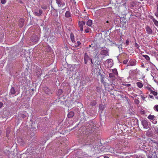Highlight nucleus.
I'll list each match as a JSON object with an SVG mask.
<instances>
[{
  "instance_id": "obj_36",
  "label": "nucleus",
  "mask_w": 158,
  "mask_h": 158,
  "mask_svg": "<svg viewBox=\"0 0 158 158\" xmlns=\"http://www.w3.org/2000/svg\"><path fill=\"white\" fill-rule=\"evenodd\" d=\"M40 72L41 73H40V71H38V72H37L36 73H37V74L38 75L39 74L38 76H40L42 74L41 71Z\"/></svg>"
},
{
  "instance_id": "obj_61",
  "label": "nucleus",
  "mask_w": 158,
  "mask_h": 158,
  "mask_svg": "<svg viewBox=\"0 0 158 158\" xmlns=\"http://www.w3.org/2000/svg\"><path fill=\"white\" fill-rule=\"evenodd\" d=\"M110 94H112V95H114V94H112V93H110Z\"/></svg>"
},
{
  "instance_id": "obj_4",
  "label": "nucleus",
  "mask_w": 158,
  "mask_h": 158,
  "mask_svg": "<svg viewBox=\"0 0 158 158\" xmlns=\"http://www.w3.org/2000/svg\"><path fill=\"white\" fill-rule=\"evenodd\" d=\"M141 123L144 128H147L148 127V122L146 120L144 119L142 120L141 121Z\"/></svg>"
},
{
  "instance_id": "obj_26",
  "label": "nucleus",
  "mask_w": 158,
  "mask_h": 158,
  "mask_svg": "<svg viewBox=\"0 0 158 158\" xmlns=\"http://www.w3.org/2000/svg\"><path fill=\"white\" fill-rule=\"evenodd\" d=\"M142 56L144 57L145 59L148 61H149L150 60V57L146 55H142Z\"/></svg>"
},
{
  "instance_id": "obj_45",
  "label": "nucleus",
  "mask_w": 158,
  "mask_h": 158,
  "mask_svg": "<svg viewBox=\"0 0 158 158\" xmlns=\"http://www.w3.org/2000/svg\"><path fill=\"white\" fill-rule=\"evenodd\" d=\"M148 133H149V134H151V132L150 131H148L146 133V135H147V134H148Z\"/></svg>"
},
{
  "instance_id": "obj_11",
  "label": "nucleus",
  "mask_w": 158,
  "mask_h": 158,
  "mask_svg": "<svg viewBox=\"0 0 158 158\" xmlns=\"http://www.w3.org/2000/svg\"><path fill=\"white\" fill-rule=\"evenodd\" d=\"M38 40V37L36 35H33L31 37V40L33 42H37Z\"/></svg>"
},
{
  "instance_id": "obj_20",
  "label": "nucleus",
  "mask_w": 158,
  "mask_h": 158,
  "mask_svg": "<svg viewBox=\"0 0 158 158\" xmlns=\"http://www.w3.org/2000/svg\"><path fill=\"white\" fill-rule=\"evenodd\" d=\"M65 16L66 18H69L71 16V14L69 11H67L65 13Z\"/></svg>"
},
{
  "instance_id": "obj_35",
  "label": "nucleus",
  "mask_w": 158,
  "mask_h": 158,
  "mask_svg": "<svg viewBox=\"0 0 158 158\" xmlns=\"http://www.w3.org/2000/svg\"><path fill=\"white\" fill-rule=\"evenodd\" d=\"M128 62V60H124L123 61V63L124 64H126Z\"/></svg>"
},
{
  "instance_id": "obj_54",
  "label": "nucleus",
  "mask_w": 158,
  "mask_h": 158,
  "mask_svg": "<svg viewBox=\"0 0 158 158\" xmlns=\"http://www.w3.org/2000/svg\"><path fill=\"white\" fill-rule=\"evenodd\" d=\"M91 61V63L93 64V61H92V59H90V60Z\"/></svg>"
},
{
  "instance_id": "obj_8",
  "label": "nucleus",
  "mask_w": 158,
  "mask_h": 158,
  "mask_svg": "<svg viewBox=\"0 0 158 158\" xmlns=\"http://www.w3.org/2000/svg\"><path fill=\"white\" fill-rule=\"evenodd\" d=\"M56 3L57 4L59 7H62L65 5L64 2L61 0H56Z\"/></svg>"
},
{
  "instance_id": "obj_25",
  "label": "nucleus",
  "mask_w": 158,
  "mask_h": 158,
  "mask_svg": "<svg viewBox=\"0 0 158 158\" xmlns=\"http://www.w3.org/2000/svg\"><path fill=\"white\" fill-rule=\"evenodd\" d=\"M139 96L142 99V100H145V99L147 97V96L145 97L144 95L143 94L142 95H141V94H139Z\"/></svg>"
},
{
  "instance_id": "obj_6",
  "label": "nucleus",
  "mask_w": 158,
  "mask_h": 158,
  "mask_svg": "<svg viewBox=\"0 0 158 158\" xmlns=\"http://www.w3.org/2000/svg\"><path fill=\"white\" fill-rule=\"evenodd\" d=\"M145 30L147 33L149 35L152 34L153 33V31L152 29L148 26H146L145 27Z\"/></svg>"
},
{
  "instance_id": "obj_7",
  "label": "nucleus",
  "mask_w": 158,
  "mask_h": 158,
  "mask_svg": "<svg viewBox=\"0 0 158 158\" xmlns=\"http://www.w3.org/2000/svg\"><path fill=\"white\" fill-rule=\"evenodd\" d=\"M91 59V58H89L87 53H85L84 56V60L85 64H87L88 61L90 60Z\"/></svg>"
},
{
  "instance_id": "obj_41",
  "label": "nucleus",
  "mask_w": 158,
  "mask_h": 158,
  "mask_svg": "<svg viewBox=\"0 0 158 158\" xmlns=\"http://www.w3.org/2000/svg\"><path fill=\"white\" fill-rule=\"evenodd\" d=\"M135 102L137 104H138V100L137 99H135Z\"/></svg>"
},
{
  "instance_id": "obj_2",
  "label": "nucleus",
  "mask_w": 158,
  "mask_h": 158,
  "mask_svg": "<svg viewBox=\"0 0 158 158\" xmlns=\"http://www.w3.org/2000/svg\"><path fill=\"white\" fill-rule=\"evenodd\" d=\"M52 9L51 11V14L53 15L54 18L55 19L60 18V15H59L58 11L52 7Z\"/></svg>"
},
{
  "instance_id": "obj_24",
  "label": "nucleus",
  "mask_w": 158,
  "mask_h": 158,
  "mask_svg": "<svg viewBox=\"0 0 158 158\" xmlns=\"http://www.w3.org/2000/svg\"><path fill=\"white\" fill-rule=\"evenodd\" d=\"M70 38L72 42H75L74 36L73 33H71L70 34Z\"/></svg>"
},
{
  "instance_id": "obj_21",
  "label": "nucleus",
  "mask_w": 158,
  "mask_h": 158,
  "mask_svg": "<svg viewBox=\"0 0 158 158\" xmlns=\"http://www.w3.org/2000/svg\"><path fill=\"white\" fill-rule=\"evenodd\" d=\"M86 24L90 27L92 25V21L90 19H89L86 22Z\"/></svg>"
},
{
  "instance_id": "obj_13",
  "label": "nucleus",
  "mask_w": 158,
  "mask_h": 158,
  "mask_svg": "<svg viewBox=\"0 0 158 158\" xmlns=\"http://www.w3.org/2000/svg\"><path fill=\"white\" fill-rule=\"evenodd\" d=\"M44 90L45 93L48 94H50L52 93V91L48 87L44 88Z\"/></svg>"
},
{
  "instance_id": "obj_62",
  "label": "nucleus",
  "mask_w": 158,
  "mask_h": 158,
  "mask_svg": "<svg viewBox=\"0 0 158 158\" xmlns=\"http://www.w3.org/2000/svg\"><path fill=\"white\" fill-rule=\"evenodd\" d=\"M88 18V16H87V17H86V18Z\"/></svg>"
},
{
  "instance_id": "obj_29",
  "label": "nucleus",
  "mask_w": 158,
  "mask_h": 158,
  "mask_svg": "<svg viewBox=\"0 0 158 158\" xmlns=\"http://www.w3.org/2000/svg\"><path fill=\"white\" fill-rule=\"evenodd\" d=\"M154 110L155 111L158 112V105H155L153 107Z\"/></svg>"
},
{
  "instance_id": "obj_31",
  "label": "nucleus",
  "mask_w": 158,
  "mask_h": 158,
  "mask_svg": "<svg viewBox=\"0 0 158 158\" xmlns=\"http://www.w3.org/2000/svg\"><path fill=\"white\" fill-rule=\"evenodd\" d=\"M104 78H101V81L104 85H106V82H105L103 80Z\"/></svg>"
},
{
  "instance_id": "obj_49",
  "label": "nucleus",
  "mask_w": 158,
  "mask_h": 158,
  "mask_svg": "<svg viewBox=\"0 0 158 158\" xmlns=\"http://www.w3.org/2000/svg\"><path fill=\"white\" fill-rule=\"evenodd\" d=\"M155 15L157 17H158V12L155 13Z\"/></svg>"
},
{
  "instance_id": "obj_23",
  "label": "nucleus",
  "mask_w": 158,
  "mask_h": 158,
  "mask_svg": "<svg viewBox=\"0 0 158 158\" xmlns=\"http://www.w3.org/2000/svg\"><path fill=\"white\" fill-rule=\"evenodd\" d=\"M139 113L143 115V116H146V115L145 114V111L143 110H140L139 112Z\"/></svg>"
},
{
  "instance_id": "obj_39",
  "label": "nucleus",
  "mask_w": 158,
  "mask_h": 158,
  "mask_svg": "<svg viewBox=\"0 0 158 158\" xmlns=\"http://www.w3.org/2000/svg\"><path fill=\"white\" fill-rule=\"evenodd\" d=\"M151 141H152V142L153 143H156V144L157 143V142L156 141H155V140H151Z\"/></svg>"
},
{
  "instance_id": "obj_44",
  "label": "nucleus",
  "mask_w": 158,
  "mask_h": 158,
  "mask_svg": "<svg viewBox=\"0 0 158 158\" xmlns=\"http://www.w3.org/2000/svg\"><path fill=\"white\" fill-rule=\"evenodd\" d=\"M3 105V103L2 102H0V108Z\"/></svg>"
},
{
  "instance_id": "obj_32",
  "label": "nucleus",
  "mask_w": 158,
  "mask_h": 158,
  "mask_svg": "<svg viewBox=\"0 0 158 158\" xmlns=\"http://www.w3.org/2000/svg\"><path fill=\"white\" fill-rule=\"evenodd\" d=\"M146 88L149 91H150V92L152 91V90L151 88L149 86L146 87Z\"/></svg>"
},
{
  "instance_id": "obj_59",
  "label": "nucleus",
  "mask_w": 158,
  "mask_h": 158,
  "mask_svg": "<svg viewBox=\"0 0 158 158\" xmlns=\"http://www.w3.org/2000/svg\"><path fill=\"white\" fill-rule=\"evenodd\" d=\"M109 23L108 21H106V23Z\"/></svg>"
},
{
  "instance_id": "obj_50",
  "label": "nucleus",
  "mask_w": 158,
  "mask_h": 158,
  "mask_svg": "<svg viewBox=\"0 0 158 158\" xmlns=\"http://www.w3.org/2000/svg\"><path fill=\"white\" fill-rule=\"evenodd\" d=\"M96 102H95V103H94V102L92 103L91 105L92 106L95 105L96 104Z\"/></svg>"
},
{
  "instance_id": "obj_64",
  "label": "nucleus",
  "mask_w": 158,
  "mask_h": 158,
  "mask_svg": "<svg viewBox=\"0 0 158 158\" xmlns=\"http://www.w3.org/2000/svg\"><path fill=\"white\" fill-rule=\"evenodd\" d=\"M100 158L98 157V158Z\"/></svg>"
},
{
  "instance_id": "obj_42",
  "label": "nucleus",
  "mask_w": 158,
  "mask_h": 158,
  "mask_svg": "<svg viewBox=\"0 0 158 158\" xmlns=\"http://www.w3.org/2000/svg\"><path fill=\"white\" fill-rule=\"evenodd\" d=\"M90 29H85V31L86 33H88L89 32V30Z\"/></svg>"
},
{
  "instance_id": "obj_55",
  "label": "nucleus",
  "mask_w": 158,
  "mask_h": 158,
  "mask_svg": "<svg viewBox=\"0 0 158 158\" xmlns=\"http://www.w3.org/2000/svg\"><path fill=\"white\" fill-rule=\"evenodd\" d=\"M19 2L20 3H23V2H22V1H19Z\"/></svg>"
},
{
  "instance_id": "obj_9",
  "label": "nucleus",
  "mask_w": 158,
  "mask_h": 158,
  "mask_svg": "<svg viewBox=\"0 0 158 158\" xmlns=\"http://www.w3.org/2000/svg\"><path fill=\"white\" fill-rule=\"evenodd\" d=\"M149 18L152 20V21L154 23L155 25L157 27H158V21L156 20L154 17L152 15H150L149 16Z\"/></svg>"
},
{
  "instance_id": "obj_40",
  "label": "nucleus",
  "mask_w": 158,
  "mask_h": 158,
  "mask_svg": "<svg viewBox=\"0 0 158 158\" xmlns=\"http://www.w3.org/2000/svg\"><path fill=\"white\" fill-rule=\"evenodd\" d=\"M139 94H141V95H142V94H143V92H142V91H141V90H140V91H139Z\"/></svg>"
},
{
  "instance_id": "obj_3",
  "label": "nucleus",
  "mask_w": 158,
  "mask_h": 158,
  "mask_svg": "<svg viewBox=\"0 0 158 158\" xmlns=\"http://www.w3.org/2000/svg\"><path fill=\"white\" fill-rule=\"evenodd\" d=\"M156 117L154 115H152L151 114H150L148 117V118L152 122V123L154 124L156 123L157 122V121H155L154 122L153 121L156 119Z\"/></svg>"
},
{
  "instance_id": "obj_56",
  "label": "nucleus",
  "mask_w": 158,
  "mask_h": 158,
  "mask_svg": "<svg viewBox=\"0 0 158 158\" xmlns=\"http://www.w3.org/2000/svg\"><path fill=\"white\" fill-rule=\"evenodd\" d=\"M118 48H122V47H121V45H119Z\"/></svg>"
},
{
  "instance_id": "obj_63",
  "label": "nucleus",
  "mask_w": 158,
  "mask_h": 158,
  "mask_svg": "<svg viewBox=\"0 0 158 158\" xmlns=\"http://www.w3.org/2000/svg\"><path fill=\"white\" fill-rule=\"evenodd\" d=\"M154 153H155V154L156 153V152H154Z\"/></svg>"
},
{
  "instance_id": "obj_51",
  "label": "nucleus",
  "mask_w": 158,
  "mask_h": 158,
  "mask_svg": "<svg viewBox=\"0 0 158 158\" xmlns=\"http://www.w3.org/2000/svg\"><path fill=\"white\" fill-rule=\"evenodd\" d=\"M152 156H148V158H152Z\"/></svg>"
},
{
  "instance_id": "obj_30",
  "label": "nucleus",
  "mask_w": 158,
  "mask_h": 158,
  "mask_svg": "<svg viewBox=\"0 0 158 158\" xmlns=\"http://www.w3.org/2000/svg\"><path fill=\"white\" fill-rule=\"evenodd\" d=\"M112 72L114 73V74L117 75L118 74V72L117 70L116 69H114L112 70Z\"/></svg>"
},
{
  "instance_id": "obj_5",
  "label": "nucleus",
  "mask_w": 158,
  "mask_h": 158,
  "mask_svg": "<svg viewBox=\"0 0 158 158\" xmlns=\"http://www.w3.org/2000/svg\"><path fill=\"white\" fill-rule=\"evenodd\" d=\"M85 22L84 21H79L78 25L80 27V30L82 31L83 30V26L85 24Z\"/></svg>"
},
{
  "instance_id": "obj_58",
  "label": "nucleus",
  "mask_w": 158,
  "mask_h": 158,
  "mask_svg": "<svg viewBox=\"0 0 158 158\" xmlns=\"http://www.w3.org/2000/svg\"><path fill=\"white\" fill-rule=\"evenodd\" d=\"M138 84H139V83H138V82H137L136 83V85H137V86H138Z\"/></svg>"
},
{
  "instance_id": "obj_34",
  "label": "nucleus",
  "mask_w": 158,
  "mask_h": 158,
  "mask_svg": "<svg viewBox=\"0 0 158 158\" xmlns=\"http://www.w3.org/2000/svg\"><path fill=\"white\" fill-rule=\"evenodd\" d=\"M1 2L2 4H4L6 2V0H1Z\"/></svg>"
},
{
  "instance_id": "obj_28",
  "label": "nucleus",
  "mask_w": 158,
  "mask_h": 158,
  "mask_svg": "<svg viewBox=\"0 0 158 158\" xmlns=\"http://www.w3.org/2000/svg\"><path fill=\"white\" fill-rule=\"evenodd\" d=\"M150 93L152 94L153 95H154L155 97L157 96V93L153 90H152V91H151V92H150Z\"/></svg>"
},
{
  "instance_id": "obj_18",
  "label": "nucleus",
  "mask_w": 158,
  "mask_h": 158,
  "mask_svg": "<svg viewBox=\"0 0 158 158\" xmlns=\"http://www.w3.org/2000/svg\"><path fill=\"white\" fill-rule=\"evenodd\" d=\"M74 115V112L73 111H71L68 113L67 116L69 118H72L73 117Z\"/></svg>"
},
{
  "instance_id": "obj_1",
  "label": "nucleus",
  "mask_w": 158,
  "mask_h": 158,
  "mask_svg": "<svg viewBox=\"0 0 158 158\" xmlns=\"http://www.w3.org/2000/svg\"><path fill=\"white\" fill-rule=\"evenodd\" d=\"M94 127V123L92 122H90L85 130V133L86 135L90 134V135H88L87 137L86 141L87 143H90L89 144L92 145L94 147L93 144L94 142H95L97 140L93 136V134H91L95 130Z\"/></svg>"
},
{
  "instance_id": "obj_14",
  "label": "nucleus",
  "mask_w": 158,
  "mask_h": 158,
  "mask_svg": "<svg viewBox=\"0 0 158 158\" xmlns=\"http://www.w3.org/2000/svg\"><path fill=\"white\" fill-rule=\"evenodd\" d=\"M42 11L41 10H37L35 11L34 14H35V15L37 16H39L42 14Z\"/></svg>"
},
{
  "instance_id": "obj_38",
  "label": "nucleus",
  "mask_w": 158,
  "mask_h": 158,
  "mask_svg": "<svg viewBox=\"0 0 158 158\" xmlns=\"http://www.w3.org/2000/svg\"><path fill=\"white\" fill-rule=\"evenodd\" d=\"M100 75L101 77V78H104V75L101 74L100 73Z\"/></svg>"
},
{
  "instance_id": "obj_47",
  "label": "nucleus",
  "mask_w": 158,
  "mask_h": 158,
  "mask_svg": "<svg viewBox=\"0 0 158 158\" xmlns=\"http://www.w3.org/2000/svg\"><path fill=\"white\" fill-rule=\"evenodd\" d=\"M130 85H131V84H125V86H126L127 87L130 86Z\"/></svg>"
},
{
  "instance_id": "obj_10",
  "label": "nucleus",
  "mask_w": 158,
  "mask_h": 158,
  "mask_svg": "<svg viewBox=\"0 0 158 158\" xmlns=\"http://www.w3.org/2000/svg\"><path fill=\"white\" fill-rule=\"evenodd\" d=\"M73 11V12L74 15L76 16H78L79 15L80 12L77 9L76 7H73L72 9Z\"/></svg>"
},
{
  "instance_id": "obj_43",
  "label": "nucleus",
  "mask_w": 158,
  "mask_h": 158,
  "mask_svg": "<svg viewBox=\"0 0 158 158\" xmlns=\"http://www.w3.org/2000/svg\"><path fill=\"white\" fill-rule=\"evenodd\" d=\"M77 45H76V46H78L81 44V43L79 42V41H78L77 42Z\"/></svg>"
},
{
  "instance_id": "obj_12",
  "label": "nucleus",
  "mask_w": 158,
  "mask_h": 158,
  "mask_svg": "<svg viewBox=\"0 0 158 158\" xmlns=\"http://www.w3.org/2000/svg\"><path fill=\"white\" fill-rule=\"evenodd\" d=\"M101 54L104 55L105 56L109 55L108 51L107 50V49L103 50L101 51Z\"/></svg>"
},
{
  "instance_id": "obj_52",
  "label": "nucleus",
  "mask_w": 158,
  "mask_h": 158,
  "mask_svg": "<svg viewBox=\"0 0 158 158\" xmlns=\"http://www.w3.org/2000/svg\"><path fill=\"white\" fill-rule=\"evenodd\" d=\"M135 46H138V44L137 43H135Z\"/></svg>"
},
{
  "instance_id": "obj_17",
  "label": "nucleus",
  "mask_w": 158,
  "mask_h": 158,
  "mask_svg": "<svg viewBox=\"0 0 158 158\" xmlns=\"http://www.w3.org/2000/svg\"><path fill=\"white\" fill-rule=\"evenodd\" d=\"M16 90L15 88L14 87H11L10 90V94H14L16 93Z\"/></svg>"
},
{
  "instance_id": "obj_27",
  "label": "nucleus",
  "mask_w": 158,
  "mask_h": 158,
  "mask_svg": "<svg viewBox=\"0 0 158 158\" xmlns=\"http://www.w3.org/2000/svg\"><path fill=\"white\" fill-rule=\"evenodd\" d=\"M10 132V130L9 128H7L6 130V136H8L9 135Z\"/></svg>"
},
{
  "instance_id": "obj_33",
  "label": "nucleus",
  "mask_w": 158,
  "mask_h": 158,
  "mask_svg": "<svg viewBox=\"0 0 158 158\" xmlns=\"http://www.w3.org/2000/svg\"><path fill=\"white\" fill-rule=\"evenodd\" d=\"M143 86V85L141 82H139V88H141Z\"/></svg>"
},
{
  "instance_id": "obj_15",
  "label": "nucleus",
  "mask_w": 158,
  "mask_h": 158,
  "mask_svg": "<svg viewBox=\"0 0 158 158\" xmlns=\"http://www.w3.org/2000/svg\"><path fill=\"white\" fill-rule=\"evenodd\" d=\"M128 64L131 66H134L136 64V62L135 60H130Z\"/></svg>"
},
{
  "instance_id": "obj_37",
  "label": "nucleus",
  "mask_w": 158,
  "mask_h": 158,
  "mask_svg": "<svg viewBox=\"0 0 158 158\" xmlns=\"http://www.w3.org/2000/svg\"><path fill=\"white\" fill-rule=\"evenodd\" d=\"M149 98H151V99H154V97L153 96H152V95H149Z\"/></svg>"
},
{
  "instance_id": "obj_60",
  "label": "nucleus",
  "mask_w": 158,
  "mask_h": 158,
  "mask_svg": "<svg viewBox=\"0 0 158 158\" xmlns=\"http://www.w3.org/2000/svg\"><path fill=\"white\" fill-rule=\"evenodd\" d=\"M110 94H112V95H114V94H112V93H110Z\"/></svg>"
},
{
  "instance_id": "obj_48",
  "label": "nucleus",
  "mask_w": 158,
  "mask_h": 158,
  "mask_svg": "<svg viewBox=\"0 0 158 158\" xmlns=\"http://www.w3.org/2000/svg\"><path fill=\"white\" fill-rule=\"evenodd\" d=\"M111 59H109L107 60L106 61H107L108 62H110V61H111Z\"/></svg>"
},
{
  "instance_id": "obj_46",
  "label": "nucleus",
  "mask_w": 158,
  "mask_h": 158,
  "mask_svg": "<svg viewBox=\"0 0 158 158\" xmlns=\"http://www.w3.org/2000/svg\"><path fill=\"white\" fill-rule=\"evenodd\" d=\"M129 41H128V40H127L126 41V44H127V45H128V44H129Z\"/></svg>"
},
{
  "instance_id": "obj_53",
  "label": "nucleus",
  "mask_w": 158,
  "mask_h": 158,
  "mask_svg": "<svg viewBox=\"0 0 158 158\" xmlns=\"http://www.w3.org/2000/svg\"><path fill=\"white\" fill-rule=\"evenodd\" d=\"M155 98L157 100H158V96H157L156 97H155Z\"/></svg>"
},
{
  "instance_id": "obj_19",
  "label": "nucleus",
  "mask_w": 158,
  "mask_h": 158,
  "mask_svg": "<svg viewBox=\"0 0 158 158\" xmlns=\"http://www.w3.org/2000/svg\"><path fill=\"white\" fill-rule=\"evenodd\" d=\"M105 108V106L102 104H101L100 105L99 107V111H101L102 113Z\"/></svg>"
},
{
  "instance_id": "obj_57",
  "label": "nucleus",
  "mask_w": 158,
  "mask_h": 158,
  "mask_svg": "<svg viewBox=\"0 0 158 158\" xmlns=\"http://www.w3.org/2000/svg\"><path fill=\"white\" fill-rule=\"evenodd\" d=\"M104 158H109V157L106 156H105L104 157Z\"/></svg>"
},
{
  "instance_id": "obj_22",
  "label": "nucleus",
  "mask_w": 158,
  "mask_h": 158,
  "mask_svg": "<svg viewBox=\"0 0 158 158\" xmlns=\"http://www.w3.org/2000/svg\"><path fill=\"white\" fill-rule=\"evenodd\" d=\"M109 76L111 78L112 80H114L115 79V77L114 74L113 73H110L109 74Z\"/></svg>"
},
{
  "instance_id": "obj_16",
  "label": "nucleus",
  "mask_w": 158,
  "mask_h": 158,
  "mask_svg": "<svg viewBox=\"0 0 158 158\" xmlns=\"http://www.w3.org/2000/svg\"><path fill=\"white\" fill-rule=\"evenodd\" d=\"M62 90L61 89H59L58 91L57 94L58 97H59V98H60V97H62Z\"/></svg>"
}]
</instances>
